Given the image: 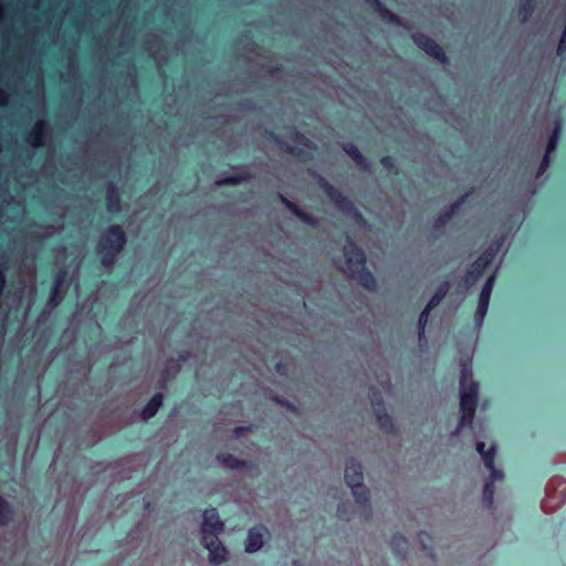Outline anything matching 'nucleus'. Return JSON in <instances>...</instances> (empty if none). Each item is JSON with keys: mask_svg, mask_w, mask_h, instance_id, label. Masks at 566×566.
Returning a JSON list of instances; mask_svg holds the SVG:
<instances>
[{"mask_svg": "<svg viewBox=\"0 0 566 566\" xmlns=\"http://www.w3.org/2000/svg\"><path fill=\"white\" fill-rule=\"evenodd\" d=\"M7 95L3 91L0 90V106L6 105Z\"/></svg>", "mask_w": 566, "mask_h": 566, "instance_id": "nucleus-45", "label": "nucleus"}, {"mask_svg": "<svg viewBox=\"0 0 566 566\" xmlns=\"http://www.w3.org/2000/svg\"><path fill=\"white\" fill-rule=\"evenodd\" d=\"M422 536H428V534H427V533H424V532H420V533H419V537L421 538Z\"/></svg>", "mask_w": 566, "mask_h": 566, "instance_id": "nucleus-47", "label": "nucleus"}, {"mask_svg": "<svg viewBox=\"0 0 566 566\" xmlns=\"http://www.w3.org/2000/svg\"><path fill=\"white\" fill-rule=\"evenodd\" d=\"M127 243V235L120 224H111L104 229L96 243V252L105 268L113 266Z\"/></svg>", "mask_w": 566, "mask_h": 566, "instance_id": "nucleus-2", "label": "nucleus"}, {"mask_svg": "<svg viewBox=\"0 0 566 566\" xmlns=\"http://www.w3.org/2000/svg\"><path fill=\"white\" fill-rule=\"evenodd\" d=\"M265 135L269 139L273 140L283 151L290 154L298 159H305L307 157L304 148L308 150H315L316 145L310 138H307L304 134L300 133L296 128H293L290 138L301 147L292 146L286 143L280 135L274 133L273 130H266Z\"/></svg>", "mask_w": 566, "mask_h": 566, "instance_id": "nucleus-7", "label": "nucleus"}, {"mask_svg": "<svg viewBox=\"0 0 566 566\" xmlns=\"http://www.w3.org/2000/svg\"><path fill=\"white\" fill-rule=\"evenodd\" d=\"M252 178V175L248 171H241L237 174H232L216 180L217 186H237L244 181H249Z\"/></svg>", "mask_w": 566, "mask_h": 566, "instance_id": "nucleus-21", "label": "nucleus"}, {"mask_svg": "<svg viewBox=\"0 0 566 566\" xmlns=\"http://www.w3.org/2000/svg\"><path fill=\"white\" fill-rule=\"evenodd\" d=\"M106 205L111 212L119 211L120 209V195L115 184L111 182L106 190Z\"/></svg>", "mask_w": 566, "mask_h": 566, "instance_id": "nucleus-20", "label": "nucleus"}, {"mask_svg": "<svg viewBox=\"0 0 566 566\" xmlns=\"http://www.w3.org/2000/svg\"><path fill=\"white\" fill-rule=\"evenodd\" d=\"M191 354L189 350H182L179 353L178 358L176 360H179V364L186 363L190 358Z\"/></svg>", "mask_w": 566, "mask_h": 566, "instance_id": "nucleus-41", "label": "nucleus"}, {"mask_svg": "<svg viewBox=\"0 0 566 566\" xmlns=\"http://www.w3.org/2000/svg\"><path fill=\"white\" fill-rule=\"evenodd\" d=\"M343 253L346 264L352 271L353 279H355L366 291L375 292L377 290V280L365 266V252L350 238H347L346 244L343 248Z\"/></svg>", "mask_w": 566, "mask_h": 566, "instance_id": "nucleus-3", "label": "nucleus"}, {"mask_svg": "<svg viewBox=\"0 0 566 566\" xmlns=\"http://www.w3.org/2000/svg\"><path fill=\"white\" fill-rule=\"evenodd\" d=\"M344 153L364 171L370 170L369 160L361 154L358 147L350 142L343 144Z\"/></svg>", "mask_w": 566, "mask_h": 566, "instance_id": "nucleus-16", "label": "nucleus"}, {"mask_svg": "<svg viewBox=\"0 0 566 566\" xmlns=\"http://www.w3.org/2000/svg\"><path fill=\"white\" fill-rule=\"evenodd\" d=\"M164 403V394L163 392H156L153 395V397L148 400L146 406L140 411V418L143 420H149L154 418L159 409L163 407Z\"/></svg>", "mask_w": 566, "mask_h": 566, "instance_id": "nucleus-17", "label": "nucleus"}, {"mask_svg": "<svg viewBox=\"0 0 566 566\" xmlns=\"http://www.w3.org/2000/svg\"><path fill=\"white\" fill-rule=\"evenodd\" d=\"M450 221L447 220V218L444 217V214L441 212L433 221V230L437 231V232H442L443 229L447 227V224L449 223Z\"/></svg>", "mask_w": 566, "mask_h": 566, "instance_id": "nucleus-32", "label": "nucleus"}, {"mask_svg": "<svg viewBox=\"0 0 566 566\" xmlns=\"http://www.w3.org/2000/svg\"><path fill=\"white\" fill-rule=\"evenodd\" d=\"M549 164H551V155L548 154H545L541 164H539V167H538V170H537V177H541L543 176L546 170L548 169L549 167Z\"/></svg>", "mask_w": 566, "mask_h": 566, "instance_id": "nucleus-35", "label": "nucleus"}, {"mask_svg": "<svg viewBox=\"0 0 566 566\" xmlns=\"http://www.w3.org/2000/svg\"><path fill=\"white\" fill-rule=\"evenodd\" d=\"M346 484L352 489L356 503L365 510L366 518L370 516V497L369 490L364 484L363 467L354 459L347 461L344 472Z\"/></svg>", "mask_w": 566, "mask_h": 566, "instance_id": "nucleus-5", "label": "nucleus"}, {"mask_svg": "<svg viewBox=\"0 0 566 566\" xmlns=\"http://www.w3.org/2000/svg\"><path fill=\"white\" fill-rule=\"evenodd\" d=\"M536 0H521L518 4V14L522 17V22L528 21L535 10Z\"/></svg>", "mask_w": 566, "mask_h": 566, "instance_id": "nucleus-26", "label": "nucleus"}, {"mask_svg": "<svg viewBox=\"0 0 566 566\" xmlns=\"http://www.w3.org/2000/svg\"><path fill=\"white\" fill-rule=\"evenodd\" d=\"M337 516L344 521H349L352 518L350 504L348 502H340L337 505Z\"/></svg>", "mask_w": 566, "mask_h": 566, "instance_id": "nucleus-31", "label": "nucleus"}, {"mask_svg": "<svg viewBox=\"0 0 566 566\" xmlns=\"http://www.w3.org/2000/svg\"><path fill=\"white\" fill-rule=\"evenodd\" d=\"M474 189L471 188L470 190L465 191L463 195H461L455 202L462 208L463 205H465L469 200V198L473 195Z\"/></svg>", "mask_w": 566, "mask_h": 566, "instance_id": "nucleus-39", "label": "nucleus"}, {"mask_svg": "<svg viewBox=\"0 0 566 566\" xmlns=\"http://www.w3.org/2000/svg\"><path fill=\"white\" fill-rule=\"evenodd\" d=\"M181 369V365L179 364V360H176L175 358H169L168 361H167V376L165 378L168 377V374H178Z\"/></svg>", "mask_w": 566, "mask_h": 566, "instance_id": "nucleus-33", "label": "nucleus"}, {"mask_svg": "<svg viewBox=\"0 0 566 566\" xmlns=\"http://www.w3.org/2000/svg\"><path fill=\"white\" fill-rule=\"evenodd\" d=\"M366 3L373 9L374 12L378 13L384 7H386L380 0H365Z\"/></svg>", "mask_w": 566, "mask_h": 566, "instance_id": "nucleus-38", "label": "nucleus"}, {"mask_svg": "<svg viewBox=\"0 0 566 566\" xmlns=\"http://www.w3.org/2000/svg\"><path fill=\"white\" fill-rule=\"evenodd\" d=\"M450 287L451 285L449 281H442L436 289L434 294L430 297L426 306H428L431 310L437 307L441 303V301L447 296V294L450 291Z\"/></svg>", "mask_w": 566, "mask_h": 566, "instance_id": "nucleus-22", "label": "nucleus"}, {"mask_svg": "<svg viewBox=\"0 0 566 566\" xmlns=\"http://www.w3.org/2000/svg\"><path fill=\"white\" fill-rule=\"evenodd\" d=\"M494 282H495V274H492L488 277V280L485 281V283L481 290V293L479 296V302H478V307L475 311V321L478 323H481L486 315Z\"/></svg>", "mask_w": 566, "mask_h": 566, "instance_id": "nucleus-12", "label": "nucleus"}, {"mask_svg": "<svg viewBox=\"0 0 566 566\" xmlns=\"http://www.w3.org/2000/svg\"><path fill=\"white\" fill-rule=\"evenodd\" d=\"M489 471H490V480L489 481H493V484L496 482V481H500L504 478V473L501 471V470H497L494 465V461L492 462V467L491 468H486Z\"/></svg>", "mask_w": 566, "mask_h": 566, "instance_id": "nucleus-34", "label": "nucleus"}, {"mask_svg": "<svg viewBox=\"0 0 566 566\" xmlns=\"http://www.w3.org/2000/svg\"><path fill=\"white\" fill-rule=\"evenodd\" d=\"M277 199L280 202H282L285 208L292 212L298 220H301L303 223L316 228L318 226V219L314 216L310 214L308 212L301 209L295 202L287 199L284 195L279 193Z\"/></svg>", "mask_w": 566, "mask_h": 566, "instance_id": "nucleus-14", "label": "nucleus"}, {"mask_svg": "<svg viewBox=\"0 0 566 566\" xmlns=\"http://www.w3.org/2000/svg\"><path fill=\"white\" fill-rule=\"evenodd\" d=\"M476 451L482 457L485 468H491L492 462L495 460V447L491 446L489 449H485L484 442H478Z\"/></svg>", "mask_w": 566, "mask_h": 566, "instance_id": "nucleus-24", "label": "nucleus"}, {"mask_svg": "<svg viewBox=\"0 0 566 566\" xmlns=\"http://www.w3.org/2000/svg\"><path fill=\"white\" fill-rule=\"evenodd\" d=\"M448 208L450 211L454 212L455 217L460 213L462 209L455 201L452 202Z\"/></svg>", "mask_w": 566, "mask_h": 566, "instance_id": "nucleus-43", "label": "nucleus"}, {"mask_svg": "<svg viewBox=\"0 0 566 566\" xmlns=\"http://www.w3.org/2000/svg\"><path fill=\"white\" fill-rule=\"evenodd\" d=\"M390 546L392 552L401 557H405L409 549V543L407 538L400 533H396L391 536Z\"/></svg>", "mask_w": 566, "mask_h": 566, "instance_id": "nucleus-23", "label": "nucleus"}, {"mask_svg": "<svg viewBox=\"0 0 566 566\" xmlns=\"http://www.w3.org/2000/svg\"><path fill=\"white\" fill-rule=\"evenodd\" d=\"M289 370H290V364L289 363H285V361H277L275 364V371L280 375V376H287L289 374Z\"/></svg>", "mask_w": 566, "mask_h": 566, "instance_id": "nucleus-36", "label": "nucleus"}, {"mask_svg": "<svg viewBox=\"0 0 566 566\" xmlns=\"http://www.w3.org/2000/svg\"><path fill=\"white\" fill-rule=\"evenodd\" d=\"M560 129H562L560 123H556L555 128L548 138L545 154L551 155L552 153L555 151L557 144H558V139H559Z\"/></svg>", "mask_w": 566, "mask_h": 566, "instance_id": "nucleus-28", "label": "nucleus"}, {"mask_svg": "<svg viewBox=\"0 0 566 566\" xmlns=\"http://www.w3.org/2000/svg\"><path fill=\"white\" fill-rule=\"evenodd\" d=\"M494 493L495 486L493 484V481H488L483 488V502L488 507H492L493 505Z\"/></svg>", "mask_w": 566, "mask_h": 566, "instance_id": "nucleus-30", "label": "nucleus"}, {"mask_svg": "<svg viewBox=\"0 0 566 566\" xmlns=\"http://www.w3.org/2000/svg\"><path fill=\"white\" fill-rule=\"evenodd\" d=\"M311 174L316 177V182L319 189L327 196V198L345 214L361 219V214L355 207L354 202L346 197L340 190L328 182L323 176L311 170Z\"/></svg>", "mask_w": 566, "mask_h": 566, "instance_id": "nucleus-8", "label": "nucleus"}, {"mask_svg": "<svg viewBox=\"0 0 566 566\" xmlns=\"http://www.w3.org/2000/svg\"><path fill=\"white\" fill-rule=\"evenodd\" d=\"M503 245L502 240H495L478 256L463 275L461 283L470 289L483 274L485 269L494 261Z\"/></svg>", "mask_w": 566, "mask_h": 566, "instance_id": "nucleus-6", "label": "nucleus"}, {"mask_svg": "<svg viewBox=\"0 0 566 566\" xmlns=\"http://www.w3.org/2000/svg\"><path fill=\"white\" fill-rule=\"evenodd\" d=\"M50 124L46 120H39L34 127L25 136V142L34 148H40L45 145L46 138L50 133Z\"/></svg>", "mask_w": 566, "mask_h": 566, "instance_id": "nucleus-13", "label": "nucleus"}, {"mask_svg": "<svg viewBox=\"0 0 566 566\" xmlns=\"http://www.w3.org/2000/svg\"><path fill=\"white\" fill-rule=\"evenodd\" d=\"M15 518L14 506L0 495V526H7Z\"/></svg>", "mask_w": 566, "mask_h": 566, "instance_id": "nucleus-19", "label": "nucleus"}, {"mask_svg": "<svg viewBox=\"0 0 566 566\" xmlns=\"http://www.w3.org/2000/svg\"><path fill=\"white\" fill-rule=\"evenodd\" d=\"M442 213L444 214V217L447 218V220L451 221L455 214L454 212L450 211L449 208H447L446 210L442 211Z\"/></svg>", "mask_w": 566, "mask_h": 566, "instance_id": "nucleus-44", "label": "nucleus"}, {"mask_svg": "<svg viewBox=\"0 0 566 566\" xmlns=\"http://www.w3.org/2000/svg\"><path fill=\"white\" fill-rule=\"evenodd\" d=\"M67 277V271L64 268L59 269L52 277V286L50 290L48 305L55 307L63 300V284L65 283Z\"/></svg>", "mask_w": 566, "mask_h": 566, "instance_id": "nucleus-11", "label": "nucleus"}, {"mask_svg": "<svg viewBox=\"0 0 566 566\" xmlns=\"http://www.w3.org/2000/svg\"><path fill=\"white\" fill-rule=\"evenodd\" d=\"M369 395L373 410L376 416L379 428L387 433H394L396 430L395 422L386 411L385 401L381 392L373 387L369 390Z\"/></svg>", "mask_w": 566, "mask_h": 566, "instance_id": "nucleus-9", "label": "nucleus"}, {"mask_svg": "<svg viewBox=\"0 0 566 566\" xmlns=\"http://www.w3.org/2000/svg\"><path fill=\"white\" fill-rule=\"evenodd\" d=\"M217 460L221 462L224 467L232 470H242L247 468H251L252 463L248 460L239 459L231 453H219L217 455Z\"/></svg>", "mask_w": 566, "mask_h": 566, "instance_id": "nucleus-18", "label": "nucleus"}, {"mask_svg": "<svg viewBox=\"0 0 566 566\" xmlns=\"http://www.w3.org/2000/svg\"><path fill=\"white\" fill-rule=\"evenodd\" d=\"M379 163L382 166V168L388 171L389 175L398 176L400 174V170L391 156H382Z\"/></svg>", "mask_w": 566, "mask_h": 566, "instance_id": "nucleus-29", "label": "nucleus"}, {"mask_svg": "<svg viewBox=\"0 0 566 566\" xmlns=\"http://www.w3.org/2000/svg\"><path fill=\"white\" fill-rule=\"evenodd\" d=\"M224 530V523L221 521L217 509H207L203 512L201 524L202 544L209 552V560L213 565H221L227 560L228 551L219 535Z\"/></svg>", "mask_w": 566, "mask_h": 566, "instance_id": "nucleus-1", "label": "nucleus"}, {"mask_svg": "<svg viewBox=\"0 0 566 566\" xmlns=\"http://www.w3.org/2000/svg\"><path fill=\"white\" fill-rule=\"evenodd\" d=\"M265 527H252L249 530L245 539V552L255 553L260 551L264 544Z\"/></svg>", "mask_w": 566, "mask_h": 566, "instance_id": "nucleus-15", "label": "nucleus"}, {"mask_svg": "<svg viewBox=\"0 0 566 566\" xmlns=\"http://www.w3.org/2000/svg\"><path fill=\"white\" fill-rule=\"evenodd\" d=\"M412 42L427 55L433 57L441 64H448L449 57L441 45H439L432 38L421 32L411 34Z\"/></svg>", "mask_w": 566, "mask_h": 566, "instance_id": "nucleus-10", "label": "nucleus"}, {"mask_svg": "<svg viewBox=\"0 0 566 566\" xmlns=\"http://www.w3.org/2000/svg\"><path fill=\"white\" fill-rule=\"evenodd\" d=\"M377 14L380 18V20L387 24L396 27L402 25V20L400 19V17L392 12L387 7H384Z\"/></svg>", "mask_w": 566, "mask_h": 566, "instance_id": "nucleus-25", "label": "nucleus"}, {"mask_svg": "<svg viewBox=\"0 0 566 566\" xmlns=\"http://www.w3.org/2000/svg\"><path fill=\"white\" fill-rule=\"evenodd\" d=\"M242 105H243L244 107H250V106H251V102H250V101H245Z\"/></svg>", "mask_w": 566, "mask_h": 566, "instance_id": "nucleus-46", "label": "nucleus"}, {"mask_svg": "<svg viewBox=\"0 0 566 566\" xmlns=\"http://www.w3.org/2000/svg\"><path fill=\"white\" fill-rule=\"evenodd\" d=\"M264 69L268 71L269 74H280L283 72V65L281 63H276L273 66H264Z\"/></svg>", "mask_w": 566, "mask_h": 566, "instance_id": "nucleus-40", "label": "nucleus"}, {"mask_svg": "<svg viewBox=\"0 0 566 566\" xmlns=\"http://www.w3.org/2000/svg\"><path fill=\"white\" fill-rule=\"evenodd\" d=\"M252 431V426H237L233 429V436L241 438L244 433Z\"/></svg>", "mask_w": 566, "mask_h": 566, "instance_id": "nucleus-37", "label": "nucleus"}, {"mask_svg": "<svg viewBox=\"0 0 566 566\" xmlns=\"http://www.w3.org/2000/svg\"><path fill=\"white\" fill-rule=\"evenodd\" d=\"M274 401L283 407H286V408H293L292 403L286 400V399H283V398H280V397H275L274 398Z\"/></svg>", "mask_w": 566, "mask_h": 566, "instance_id": "nucleus-42", "label": "nucleus"}, {"mask_svg": "<svg viewBox=\"0 0 566 566\" xmlns=\"http://www.w3.org/2000/svg\"><path fill=\"white\" fill-rule=\"evenodd\" d=\"M431 308H429L428 306H426L423 308V311L420 313L419 315V318H418V324H417V329H418V338L419 340H421L422 338H424V333H426V327H427V324L429 322V316H430V313H431Z\"/></svg>", "mask_w": 566, "mask_h": 566, "instance_id": "nucleus-27", "label": "nucleus"}, {"mask_svg": "<svg viewBox=\"0 0 566 566\" xmlns=\"http://www.w3.org/2000/svg\"><path fill=\"white\" fill-rule=\"evenodd\" d=\"M468 377V368L464 366L461 370V390H460V411L461 417L458 428L453 434H458L465 426H471L475 415L478 406V391L479 385L476 381L471 380L470 384H465Z\"/></svg>", "mask_w": 566, "mask_h": 566, "instance_id": "nucleus-4", "label": "nucleus"}]
</instances>
